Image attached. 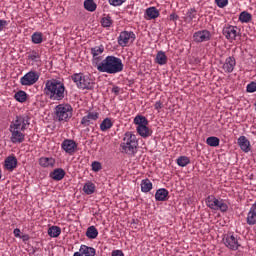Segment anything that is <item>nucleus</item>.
Returning a JSON list of instances; mask_svg holds the SVG:
<instances>
[{
	"instance_id": "nucleus-1",
	"label": "nucleus",
	"mask_w": 256,
	"mask_h": 256,
	"mask_svg": "<svg viewBox=\"0 0 256 256\" xmlns=\"http://www.w3.org/2000/svg\"><path fill=\"white\" fill-rule=\"evenodd\" d=\"M44 94L50 101H63L65 99V84L57 79L47 80Z\"/></svg>"
},
{
	"instance_id": "nucleus-2",
	"label": "nucleus",
	"mask_w": 256,
	"mask_h": 256,
	"mask_svg": "<svg viewBox=\"0 0 256 256\" xmlns=\"http://www.w3.org/2000/svg\"><path fill=\"white\" fill-rule=\"evenodd\" d=\"M123 67V62L120 58L115 56H107L96 65L97 71L100 73H108L109 75L121 73V71H123Z\"/></svg>"
},
{
	"instance_id": "nucleus-3",
	"label": "nucleus",
	"mask_w": 256,
	"mask_h": 256,
	"mask_svg": "<svg viewBox=\"0 0 256 256\" xmlns=\"http://www.w3.org/2000/svg\"><path fill=\"white\" fill-rule=\"evenodd\" d=\"M138 145L139 141L137 140V136L131 132H126L120 147L122 149V153H126V155H135V153H137Z\"/></svg>"
},
{
	"instance_id": "nucleus-4",
	"label": "nucleus",
	"mask_w": 256,
	"mask_h": 256,
	"mask_svg": "<svg viewBox=\"0 0 256 256\" xmlns=\"http://www.w3.org/2000/svg\"><path fill=\"white\" fill-rule=\"evenodd\" d=\"M71 79L78 89H86L87 91L95 89V80L89 75L75 73L71 76Z\"/></svg>"
},
{
	"instance_id": "nucleus-5",
	"label": "nucleus",
	"mask_w": 256,
	"mask_h": 256,
	"mask_svg": "<svg viewBox=\"0 0 256 256\" xmlns=\"http://www.w3.org/2000/svg\"><path fill=\"white\" fill-rule=\"evenodd\" d=\"M73 117V107L69 104H59L55 108L56 121H69Z\"/></svg>"
},
{
	"instance_id": "nucleus-6",
	"label": "nucleus",
	"mask_w": 256,
	"mask_h": 256,
	"mask_svg": "<svg viewBox=\"0 0 256 256\" xmlns=\"http://www.w3.org/2000/svg\"><path fill=\"white\" fill-rule=\"evenodd\" d=\"M206 205L209 209H213L214 211H222V213L227 212L229 206L223 200H219L215 198V196H208L206 199Z\"/></svg>"
},
{
	"instance_id": "nucleus-7",
	"label": "nucleus",
	"mask_w": 256,
	"mask_h": 256,
	"mask_svg": "<svg viewBox=\"0 0 256 256\" xmlns=\"http://www.w3.org/2000/svg\"><path fill=\"white\" fill-rule=\"evenodd\" d=\"M28 125H30L29 116L19 115L11 122L9 129L25 131Z\"/></svg>"
},
{
	"instance_id": "nucleus-8",
	"label": "nucleus",
	"mask_w": 256,
	"mask_h": 256,
	"mask_svg": "<svg viewBox=\"0 0 256 256\" xmlns=\"http://www.w3.org/2000/svg\"><path fill=\"white\" fill-rule=\"evenodd\" d=\"M39 77V72L29 71L20 79V83L26 87H31V85H35L39 81Z\"/></svg>"
},
{
	"instance_id": "nucleus-9",
	"label": "nucleus",
	"mask_w": 256,
	"mask_h": 256,
	"mask_svg": "<svg viewBox=\"0 0 256 256\" xmlns=\"http://www.w3.org/2000/svg\"><path fill=\"white\" fill-rule=\"evenodd\" d=\"M135 39H137V37L133 31H122L118 37V45H120V47H127L129 43H134Z\"/></svg>"
},
{
	"instance_id": "nucleus-10",
	"label": "nucleus",
	"mask_w": 256,
	"mask_h": 256,
	"mask_svg": "<svg viewBox=\"0 0 256 256\" xmlns=\"http://www.w3.org/2000/svg\"><path fill=\"white\" fill-rule=\"evenodd\" d=\"M223 243L225 247L231 249V251H237V249L241 247V245L239 244V240L237 239V237H235V235H233V233L225 234L223 237Z\"/></svg>"
},
{
	"instance_id": "nucleus-11",
	"label": "nucleus",
	"mask_w": 256,
	"mask_h": 256,
	"mask_svg": "<svg viewBox=\"0 0 256 256\" xmlns=\"http://www.w3.org/2000/svg\"><path fill=\"white\" fill-rule=\"evenodd\" d=\"M105 51V47H103V45L100 46H95L93 48H91L90 53L92 55V64L94 67H97V65L99 64L100 61H103V56H99L102 55V53Z\"/></svg>"
},
{
	"instance_id": "nucleus-12",
	"label": "nucleus",
	"mask_w": 256,
	"mask_h": 256,
	"mask_svg": "<svg viewBox=\"0 0 256 256\" xmlns=\"http://www.w3.org/2000/svg\"><path fill=\"white\" fill-rule=\"evenodd\" d=\"M237 30V26L227 25L223 28L222 33L229 41H235V39H237V35H239Z\"/></svg>"
},
{
	"instance_id": "nucleus-13",
	"label": "nucleus",
	"mask_w": 256,
	"mask_h": 256,
	"mask_svg": "<svg viewBox=\"0 0 256 256\" xmlns=\"http://www.w3.org/2000/svg\"><path fill=\"white\" fill-rule=\"evenodd\" d=\"M193 39L195 43H204L205 41H209L211 39V32L208 30H201L195 32L193 35Z\"/></svg>"
},
{
	"instance_id": "nucleus-14",
	"label": "nucleus",
	"mask_w": 256,
	"mask_h": 256,
	"mask_svg": "<svg viewBox=\"0 0 256 256\" xmlns=\"http://www.w3.org/2000/svg\"><path fill=\"white\" fill-rule=\"evenodd\" d=\"M62 149H64L68 155H73L77 150V143L73 140L66 139L62 142Z\"/></svg>"
},
{
	"instance_id": "nucleus-15",
	"label": "nucleus",
	"mask_w": 256,
	"mask_h": 256,
	"mask_svg": "<svg viewBox=\"0 0 256 256\" xmlns=\"http://www.w3.org/2000/svg\"><path fill=\"white\" fill-rule=\"evenodd\" d=\"M236 65L237 61L235 60V57L230 56L226 58L225 63L222 66V69L225 71V73H233Z\"/></svg>"
},
{
	"instance_id": "nucleus-16",
	"label": "nucleus",
	"mask_w": 256,
	"mask_h": 256,
	"mask_svg": "<svg viewBox=\"0 0 256 256\" xmlns=\"http://www.w3.org/2000/svg\"><path fill=\"white\" fill-rule=\"evenodd\" d=\"M9 131L11 133V143H23L25 141V134L21 132L22 130L9 129Z\"/></svg>"
},
{
	"instance_id": "nucleus-17",
	"label": "nucleus",
	"mask_w": 256,
	"mask_h": 256,
	"mask_svg": "<svg viewBox=\"0 0 256 256\" xmlns=\"http://www.w3.org/2000/svg\"><path fill=\"white\" fill-rule=\"evenodd\" d=\"M99 119V112H89L86 116H84L81 120V125L84 127H89L91 125V121H97Z\"/></svg>"
},
{
	"instance_id": "nucleus-18",
	"label": "nucleus",
	"mask_w": 256,
	"mask_h": 256,
	"mask_svg": "<svg viewBox=\"0 0 256 256\" xmlns=\"http://www.w3.org/2000/svg\"><path fill=\"white\" fill-rule=\"evenodd\" d=\"M238 145L244 153H249L251 151V143L249 142V139L245 136H240L238 138Z\"/></svg>"
},
{
	"instance_id": "nucleus-19",
	"label": "nucleus",
	"mask_w": 256,
	"mask_h": 256,
	"mask_svg": "<svg viewBox=\"0 0 256 256\" xmlns=\"http://www.w3.org/2000/svg\"><path fill=\"white\" fill-rule=\"evenodd\" d=\"M38 163H39L40 167L53 168V167H55L56 161H55V158H53V157H41V158H39Z\"/></svg>"
},
{
	"instance_id": "nucleus-20",
	"label": "nucleus",
	"mask_w": 256,
	"mask_h": 256,
	"mask_svg": "<svg viewBox=\"0 0 256 256\" xmlns=\"http://www.w3.org/2000/svg\"><path fill=\"white\" fill-rule=\"evenodd\" d=\"M159 17V11L155 7H149L146 9L144 18L147 21H151V19H157Z\"/></svg>"
},
{
	"instance_id": "nucleus-21",
	"label": "nucleus",
	"mask_w": 256,
	"mask_h": 256,
	"mask_svg": "<svg viewBox=\"0 0 256 256\" xmlns=\"http://www.w3.org/2000/svg\"><path fill=\"white\" fill-rule=\"evenodd\" d=\"M136 131L140 137H143V139H147V137H151V131L149 130V127L147 125H140L137 126Z\"/></svg>"
},
{
	"instance_id": "nucleus-22",
	"label": "nucleus",
	"mask_w": 256,
	"mask_h": 256,
	"mask_svg": "<svg viewBox=\"0 0 256 256\" xmlns=\"http://www.w3.org/2000/svg\"><path fill=\"white\" fill-rule=\"evenodd\" d=\"M17 167V158L15 156H8L5 159V168L8 171H13Z\"/></svg>"
},
{
	"instance_id": "nucleus-23",
	"label": "nucleus",
	"mask_w": 256,
	"mask_h": 256,
	"mask_svg": "<svg viewBox=\"0 0 256 256\" xmlns=\"http://www.w3.org/2000/svg\"><path fill=\"white\" fill-rule=\"evenodd\" d=\"M167 197H169V191L165 188H160L156 191L155 199L156 201H167Z\"/></svg>"
},
{
	"instance_id": "nucleus-24",
	"label": "nucleus",
	"mask_w": 256,
	"mask_h": 256,
	"mask_svg": "<svg viewBox=\"0 0 256 256\" xmlns=\"http://www.w3.org/2000/svg\"><path fill=\"white\" fill-rule=\"evenodd\" d=\"M50 177L51 179H54V181H62V179L65 177V170L62 168H57L50 173Z\"/></svg>"
},
{
	"instance_id": "nucleus-25",
	"label": "nucleus",
	"mask_w": 256,
	"mask_h": 256,
	"mask_svg": "<svg viewBox=\"0 0 256 256\" xmlns=\"http://www.w3.org/2000/svg\"><path fill=\"white\" fill-rule=\"evenodd\" d=\"M80 253L85 256H95L97 255V250L93 247H89L87 245H81L80 246Z\"/></svg>"
},
{
	"instance_id": "nucleus-26",
	"label": "nucleus",
	"mask_w": 256,
	"mask_h": 256,
	"mask_svg": "<svg viewBox=\"0 0 256 256\" xmlns=\"http://www.w3.org/2000/svg\"><path fill=\"white\" fill-rule=\"evenodd\" d=\"M153 189V183H151V180L144 179L141 181V191L142 193H149Z\"/></svg>"
},
{
	"instance_id": "nucleus-27",
	"label": "nucleus",
	"mask_w": 256,
	"mask_h": 256,
	"mask_svg": "<svg viewBox=\"0 0 256 256\" xmlns=\"http://www.w3.org/2000/svg\"><path fill=\"white\" fill-rule=\"evenodd\" d=\"M84 9L90 13H93L94 11H97V3H95L94 0H85Z\"/></svg>"
},
{
	"instance_id": "nucleus-28",
	"label": "nucleus",
	"mask_w": 256,
	"mask_h": 256,
	"mask_svg": "<svg viewBox=\"0 0 256 256\" xmlns=\"http://www.w3.org/2000/svg\"><path fill=\"white\" fill-rule=\"evenodd\" d=\"M156 63L158 65H167V55L163 51H159L156 55Z\"/></svg>"
},
{
	"instance_id": "nucleus-29",
	"label": "nucleus",
	"mask_w": 256,
	"mask_h": 256,
	"mask_svg": "<svg viewBox=\"0 0 256 256\" xmlns=\"http://www.w3.org/2000/svg\"><path fill=\"white\" fill-rule=\"evenodd\" d=\"M14 99H16L18 103H25V101H27V92L23 90H19L18 92L15 93Z\"/></svg>"
},
{
	"instance_id": "nucleus-30",
	"label": "nucleus",
	"mask_w": 256,
	"mask_h": 256,
	"mask_svg": "<svg viewBox=\"0 0 256 256\" xmlns=\"http://www.w3.org/2000/svg\"><path fill=\"white\" fill-rule=\"evenodd\" d=\"M134 125H138V127H141V125H149V120L143 115H137L134 118Z\"/></svg>"
},
{
	"instance_id": "nucleus-31",
	"label": "nucleus",
	"mask_w": 256,
	"mask_h": 256,
	"mask_svg": "<svg viewBox=\"0 0 256 256\" xmlns=\"http://www.w3.org/2000/svg\"><path fill=\"white\" fill-rule=\"evenodd\" d=\"M97 235H99V231H97L95 226L88 227L86 231V237H88V239H97Z\"/></svg>"
},
{
	"instance_id": "nucleus-32",
	"label": "nucleus",
	"mask_w": 256,
	"mask_h": 256,
	"mask_svg": "<svg viewBox=\"0 0 256 256\" xmlns=\"http://www.w3.org/2000/svg\"><path fill=\"white\" fill-rule=\"evenodd\" d=\"M48 235H49V237H53V238L59 237V235H61V227L51 226L48 229Z\"/></svg>"
},
{
	"instance_id": "nucleus-33",
	"label": "nucleus",
	"mask_w": 256,
	"mask_h": 256,
	"mask_svg": "<svg viewBox=\"0 0 256 256\" xmlns=\"http://www.w3.org/2000/svg\"><path fill=\"white\" fill-rule=\"evenodd\" d=\"M111 127H113V121H111V118H105L100 124L101 131H108Z\"/></svg>"
},
{
	"instance_id": "nucleus-34",
	"label": "nucleus",
	"mask_w": 256,
	"mask_h": 256,
	"mask_svg": "<svg viewBox=\"0 0 256 256\" xmlns=\"http://www.w3.org/2000/svg\"><path fill=\"white\" fill-rule=\"evenodd\" d=\"M31 39L34 45H40V43H43V34L40 32H35L32 34Z\"/></svg>"
},
{
	"instance_id": "nucleus-35",
	"label": "nucleus",
	"mask_w": 256,
	"mask_h": 256,
	"mask_svg": "<svg viewBox=\"0 0 256 256\" xmlns=\"http://www.w3.org/2000/svg\"><path fill=\"white\" fill-rule=\"evenodd\" d=\"M220 142L221 140H219V138L215 136H210L206 139V143L207 145H209V147H219Z\"/></svg>"
},
{
	"instance_id": "nucleus-36",
	"label": "nucleus",
	"mask_w": 256,
	"mask_h": 256,
	"mask_svg": "<svg viewBox=\"0 0 256 256\" xmlns=\"http://www.w3.org/2000/svg\"><path fill=\"white\" fill-rule=\"evenodd\" d=\"M83 191L86 195H93L95 193V184L92 182L86 183L83 187Z\"/></svg>"
},
{
	"instance_id": "nucleus-37",
	"label": "nucleus",
	"mask_w": 256,
	"mask_h": 256,
	"mask_svg": "<svg viewBox=\"0 0 256 256\" xmlns=\"http://www.w3.org/2000/svg\"><path fill=\"white\" fill-rule=\"evenodd\" d=\"M252 18L253 16H251V13L247 11H243L239 15V21H241V23H249V21H251Z\"/></svg>"
},
{
	"instance_id": "nucleus-38",
	"label": "nucleus",
	"mask_w": 256,
	"mask_h": 256,
	"mask_svg": "<svg viewBox=\"0 0 256 256\" xmlns=\"http://www.w3.org/2000/svg\"><path fill=\"white\" fill-rule=\"evenodd\" d=\"M189 163H191V160L187 156H180L177 159V165H179V167H187Z\"/></svg>"
},
{
	"instance_id": "nucleus-39",
	"label": "nucleus",
	"mask_w": 256,
	"mask_h": 256,
	"mask_svg": "<svg viewBox=\"0 0 256 256\" xmlns=\"http://www.w3.org/2000/svg\"><path fill=\"white\" fill-rule=\"evenodd\" d=\"M102 27L109 28L111 25H113V19L107 15L106 17H103L100 21Z\"/></svg>"
},
{
	"instance_id": "nucleus-40",
	"label": "nucleus",
	"mask_w": 256,
	"mask_h": 256,
	"mask_svg": "<svg viewBox=\"0 0 256 256\" xmlns=\"http://www.w3.org/2000/svg\"><path fill=\"white\" fill-rule=\"evenodd\" d=\"M186 17L187 19H189V21H193V19H197V10L195 8L188 9L186 13Z\"/></svg>"
},
{
	"instance_id": "nucleus-41",
	"label": "nucleus",
	"mask_w": 256,
	"mask_h": 256,
	"mask_svg": "<svg viewBox=\"0 0 256 256\" xmlns=\"http://www.w3.org/2000/svg\"><path fill=\"white\" fill-rule=\"evenodd\" d=\"M28 59L30 61H37V59H41V56L39 55V52L32 51L28 54Z\"/></svg>"
},
{
	"instance_id": "nucleus-42",
	"label": "nucleus",
	"mask_w": 256,
	"mask_h": 256,
	"mask_svg": "<svg viewBox=\"0 0 256 256\" xmlns=\"http://www.w3.org/2000/svg\"><path fill=\"white\" fill-rule=\"evenodd\" d=\"M215 3L220 9H223V7H227L229 5V0H215Z\"/></svg>"
},
{
	"instance_id": "nucleus-43",
	"label": "nucleus",
	"mask_w": 256,
	"mask_h": 256,
	"mask_svg": "<svg viewBox=\"0 0 256 256\" xmlns=\"http://www.w3.org/2000/svg\"><path fill=\"white\" fill-rule=\"evenodd\" d=\"M247 93H255L256 91V82H251L250 84L247 85L246 87Z\"/></svg>"
},
{
	"instance_id": "nucleus-44",
	"label": "nucleus",
	"mask_w": 256,
	"mask_h": 256,
	"mask_svg": "<svg viewBox=\"0 0 256 256\" xmlns=\"http://www.w3.org/2000/svg\"><path fill=\"white\" fill-rule=\"evenodd\" d=\"M127 0H109V4L113 7H119V5H123Z\"/></svg>"
},
{
	"instance_id": "nucleus-45",
	"label": "nucleus",
	"mask_w": 256,
	"mask_h": 256,
	"mask_svg": "<svg viewBox=\"0 0 256 256\" xmlns=\"http://www.w3.org/2000/svg\"><path fill=\"white\" fill-rule=\"evenodd\" d=\"M92 171H101V163L100 162H97V161H94L92 163Z\"/></svg>"
},
{
	"instance_id": "nucleus-46",
	"label": "nucleus",
	"mask_w": 256,
	"mask_h": 256,
	"mask_svg": "<svg viewBox=\"0 0 256 256\" xmlns=\"http://www.w3.org/2000/svg\"><path fill=\"white\" fill-rule=\"evenodd\" d=\"M154 109H156V111H159V109H163V103L161 101H157L154 104Z\"/></svg>"
},
{
	"instance_id": "nucleus-47",
	"label": "nucleus",
	"mask_w": 256,
	"mask_h": 256,
	"mask_svg": "<svg viewBox=\"0 0 256 256\" xmlns=\"http://www.w3.org/2000/svg\"><path fill=\"white\" fill-rule=\"evenodd\" d=\"M7 27V20H0V31H3Z\"/></svg>"
},
{
	"instance_id": "nucleus-48",
	"label": "nucleus",
	"mask_w": 256,
	"mask_h": 256,
	"mask_svg": "<svg viewBox=\"0 0 256 256\" xmlns=\"http://www.w3.org/2000/svg\"><path fill=\"white\" fill-rule=\"evenodd\" d=\"M112 256H125V254H123V251L121 250H114Z\"/></svg>"
},
{
	"instance_id": "nucleus-49",
	"label": "nucleus",
	"mask_w": 256,
	"mask_h": 256,
	"mask_svg": "<svg viewBox=\"0 0 256 256\" xmlns=\"http://www.w3.org/2000/svg\"><path fill=\"white\" fill-rule=\"evenodd\" d=\"M13 233L15 237L21 238V230L19 228H15Z\"/></svg>"
},
{
	"instance_id": "nucleus-50",
	"label": "nucleus",
	"mask_w": 256,
	"mask_h": 256,
	"mask_svg": "<svg viewBox=\"0 0 256 256\" xmlns=\"http://www.w3.org/2000/svg\"><path fill=\"white\" fill-rule=\"evenodd\" d=\"M119 91H121V88H119V86H114L112 88V93L119 95Z\"/></svg>"
},
{
	"instance_id": "nucleus-51",
	"label": "nucleus",
	"mask_w": 256,
	"mask_h": 256,
	"mask_svg": "<svg viewBox=\"0 0 256 256\" xmlns=\"http://www.w3.org/2000/svg\"><path fill=\"white\" fill-rule=\"evenodd\" d=\"M179 19V15L173 13L170 15V21H177Z\"/></svg>"
},
{
	"instance_id": "nucleus-52",
	"label": "nucleus",
	"mask_w": 256,
	"mask_h": 256,
	"mask_svg": "<svg viewBox=\"0 0 256 256\" xmlns=\"http://www.w3.org/2000/svg\"><path fill=\"white\" fill-rule=\"evenodd\" d=\"M20 239H22V241L25 242V241H29L30 237L28 234H23L20 236Z\"/></svg>"
},
{
	"instance_id": "nucleus-53",
	"label": "nucleus",
	"mask_w": 256,
	"mask_h": 256,
	"mask_svg": "<svg viewBox=\"0 0 256 256\" xmlns=\"http://www.w3.org/2000/svg\"><path fill=\"white\" fill-rule=\"evenodd\" d=\"M73 256H83V253H81V252H75Z\"/></svg>"
},
{
	"instance_id": "nucleus-54",
	"label": "nucleus",
	"mask_w": 256,
	"mask_h": 256,
	"mask_svg": "<svg viewBox=\"0 0 256 256\" xmlns=\"http://www.w3.org/2000/svg\"><path fill=\"white\" fill-rule=\"evenodd\" d=\"M255 106H256V103H255Z\"/></svg>"
}]
</instances>
